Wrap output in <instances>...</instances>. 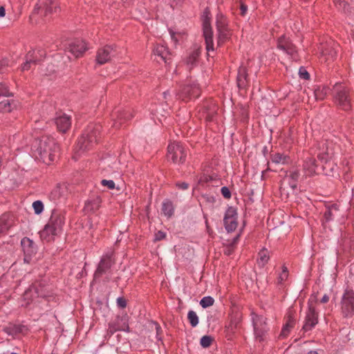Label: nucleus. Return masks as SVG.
Here are the masks:
<instances>
[{
  "label": "nucleus",
  "mask_w": 354,
  "mask_h": 354,
  "mask_svg": "<svg viewBox=\"0 0 354 354\" xmlns=\"http://www.w3.org/2000/svg\"><path fill=\"white\" fill-rule=\"evenodd\" d=\"M35 156L46 164L53 162L59 152V147L53 138L44 136L33 146Z\"/></svg>",
  "instance_id": "f257e3e1"
},
{
  "label": "nucleus",
  "mask_w": 354,
  "mask_h": 354,
  "mask_svg": "<svg viewBox=\"0 0 354 354\" xmlns=\"http://www.w3.org/2000/svg\"><path fill=\"white\" fill-rule=\"evenodd\" d=\"M64 221V213L62 211L54 210L48 223L40 232L41 239L47 242L53 241L54 237L62 231Z\"/></svg>",
  "instance_id": "f03ea898"
},
{
  "label": "nucleus",
  "mask_w": 354,
  "mask_h": 354,
  "mask_svg": "<svg viewBox=\"0 0 354 354\" xmlns=\"http://www.w3.org/2000/svg\"><path fill=\"white\" fill-rule=\"evenodd\" d=\"M333 94L337 106L344 111L351 109L349 89L344 84L336 83L333 88Z\"/></svg>",
  "instance_id": "7ed1b4c3"
},
{
  "label": "nucleus",
  "mask_w": 354,
  "mask_h": 354,
  "mask_svg": "<svg viewBox=\"0 0 354 354\" xmlns=\"http://www.w3.org/2000/svg\"><path fill=\"white\" fill-rule=\"evenodd\" d=\"M98 134V127L95 128L93 125L89 126L86 131L78 140L77 148L83 151L90 149L97 142Z\"/></svg>",
  "instance_id": "20e7f679"
},
{
  "label": "nucleus",
  "mask_w": 354,
  "mask_h": 354,
  "mask_svg": "<svg viewBox=\"0 0 354 354\" xmlns=\"http://www.w3.org/2000/svg\"><path fill=\"white\" fill-rule=\"evenodd\" d=\"M187 156L185 147L180 142H172L167 147V159L175 164H182Z\"/></svg>",
  "instance_id": "39448f33"
},
{
  "label": "nucleus",
  "mask_w": 354,
  "mask_h": 354,
  "mask_svg": "<svg viewBox=\"0 0 354 354\" xmlns=\"http://www.w3.org/2000/svg\"><path fill=\"white\" fill-rule=\"evenodd\" d=\"M216 24L218 32V45L220 46L229 37L227 20L222 13H218L216 17Z\"/></svg>",
  "instance_id": "423d86ee"
},
{
  "label": "nucleus",
  "mask_w": 354,
  "mask_h": 354,
  "mask_svg": "<svg viewBox=\"0 0 354 354\" xmlns=\"http://www.w3.org/2000/svg\"><path fill=\"white\" fill-rule=\"evenodd\" d=\"M87 49L86 44L81 39L71 41L65 47L66 52L70 53L75 58L82 57Z\"/></svg>",
  "instance_id": "0eeeda50"
},
{
  "label": "nucleus",
  "mask_w": 354,
  "mask_h": 354,
  "mask_svg": "<svg viewBox=\"0 0 354 354\" xmlns=\"http://www.w3.org/2000/svg\"><path fill=\"white\" fill-rule=\"evenodd\" d=\"M252 320L256 339L259 342L263 341L267 331L266 319L263 316L255 315L253 316Z\"/></svg>",
  "instance_id": "6e6552de"
},
{
  "label": "nucleus",
  "mask_w": 354,
  "mask_h": 354,
  "mask_svg": "<svg viewBox=\"0 0 354 354\" xmlns=\"http://www.w3.org/2000/svg\"><path fill=\"white\" fill-rule=\"evenodd\" d=\"M354 292L346 291L342 301V309L344 316H351L354 313Z\"/></svg>",
  "instance_id": "1a4fd4ad"
},
{
  "label": "nucleus",
  "mask_w": 354,
  "mask_h": 354,
  "mask_svg": "<svg viewBox=\"0 0 354 354\" xmlns=\"http://www.w3.org/2000/svg\"><path fill=\"white\" fill-rule=\"evenodd\" d=\"M117 55V50L112 46H106L98 50L96 56L97 62L104 64Z\"/></svg>",
  "instance_id": "9d476101"
},
{
  "label": "nucleus",
  "mask_w": 354,
  "mask_h": 354,
  "mask_svg": "<svg viewBox=\"0 0 354 354\" xmlns=\"http://www.w3.org/2000/svg\"><path fill=\"white\" fill-rule=\"evenodd\" d=\"M45 56L43 50L30 51L26 55V62L21 66V71H28L31 68L32 64L39 62Z\"/></svg>",
  "instance_id": "9b49d317"
},
{
  "label": "nucleus",
  "mask_w": 354,
  "mask_h": 354,
  "mask_svg": "<svg viewBox=\"0 0 354 354\" xmlns=\"http://www.w3.org/2000/svg\"><path fill=\"white\" fill-rule=\"evenodd\" d=\"M113 252H109L104 255L97 266V268L94 274V277L97 278L101 277L104 273H105L113 264L112 260Z\"/></svg>",
  "instance_id": "f8f14e48"
},
{
  "label": "nucleus",
  "mask_w": 354,
  "mask_h": 354,
  "mask_svg": "<svg viewBox=\"0 0 354 354\" xmlns=\"http://www.w3.org/2000/svg\"><path fill=\"white\" fill-rule=\"evenodd\" d=\"M318 323V315L316 313L315 308L312 305H309L308 310L307 312L305 323L303 326V330L306 332L312 330Z\"/></svg>",
  "instance_id": "ddd939ff"
},
{
  "label": "nucleus",
  "mask_w": 354,
  "mask_h": 354,
  "mask_svg": "<svg viewBox=\"0 0 354 354\" xmlns=\"http://www.w3.org/2000/svg\"><path fill=\"white\" fill-rule=\"evenodd\" d=\"M224 225L228 232L236 230L237 227L236 212L232 207H229L225 214Z\"/></svg>",
  "instance_id": "4468645a"
},
{
  "label": "nucleus",
  "mask_w": 354,
  "mask_h": 354,
  "mask_svg": "<svg viewBox=\"0 0 354 354\" xmlns=\"http://www.w3.org/2000/svg\"><path fill=\"white\" fill-rule=\"evenodd\" d=\"M71 118L66 113H59L55 118V124L59 132L66 133L71 127Z\"/></svg>",
  "instance_id": "2eb2a0df"
},
{
  "label": "nucleus",
  "mask_w": 354,
  "mask_h": 354,
  "mask_svg": "<svg viewBox=\"0 0 354 354\" xmlns=\"http://www.w3.org/2000/svg\"><path fill=\"white\" fill-rule=\"evenodd\" d=\"M203 35L205 40L206 44V49L209 53L210 50H214V44H213V32L210 26L209 20L205 19L203 21Z\"/></svg>",
  "instance_id": "dca6fc26"
},
{
  "label": "nucleus",
  "mask_w": 354,
  "mask_h": 354,
  "mask_svg": "<svg viewBox=\"0 0 354 354\" xmlns=\"http://www.w3.org/2000/svg\"><path fill=\"white\" fill-rule=\"evenodd\" d=\"M277 46L279 49L286 52L287 54L294 56L297 53L295 46L292 44L288 38L285 36H281L278 39Z\"/></svg>",
  "instance_id": "f3484780"
},
{
  "label": "nucleus",
  "mask_w": 354,
  "mask_h": 354,
  "mask_svg": "<svg viewBox=\"0 0 354 354\" xmlns=\"http://www.w3.org/2000/svg\"><path fill=\"white\" fill-rule=\"evenodd\" d=\"M109 330L111 334L117 330L127 331L129 325L127 318L125 317H117L113 323L109 324Z\"/></svg>",
  "instance_id": "a211bd4d"
},
{
  "label": "nucleus",
  "mask_w": 354,
  "mask_h": 354,
  "mask_svg": "<svg viewBox=\"0 0 354 354\" xmlns=\"http://www.w3.org/2000/svg\"><path fill=\"white\" fill-rule=\"evenodd\" d=\"M21 244L25 255L24 261L29 263L30 256L35 252V243L30 239L24 238Z\"/></svg>",
  "instance_id": "6ab92c4d"
},
{
  "label": "nucleus",
  "mask_w": 354,
  "mask_h": 354,
  "mask_svg": "<svg viewBox=\"0 0 354 354\" xmlns=\"http://www.w3.org/2000/svg\"><path fill=\"white\" fill-rule=\"evenodd\" d=\"M35 292L38 297H47L48 290L44 287L42 282H35L30 288L25 292V297L27 298L28 295Z\"/></svg>",
  "instance_id": "aec40b11"
},
{
  "label": "nucleus",
  "mask_w": 354,
  "mask_h": 354,
  "mask_svg": "<svg viewBox=\"0 0 354 354\" xmlns=\"http://www.w3.org/2000/svg\"><path fill=\"white\" fill-rule=\"evenodd\" d=\"M15 223L14 217L9 214H4L0 217V236L5 234Z\"/></svg>",
  "instance_id": "412c9836"
},
{
  "label": "nucleus",
  "mask_w": 354,
  "mask_h": 354,
  "mask_svg": "<svg viewBox=\"0 0 354 354\" xmlns=\"http://www.w3.org/2000/svg\"><path fill=\"white\" fill-rule=\"evenodd\" d=\"M153 55L158 56L165 63H167L170 59V53L167 48L162 44H157L153 49Z\"/></svg>",
  "instance_id": "4be33fe9"
},
{
  "label": "nucleus",
  "mask_w": 354,
  "mask_h": 354,
  "mask_svg": "<svg viewBox=\"0 0 354 354\" xmlns=\"http://www.w3.org/2000/svg\"><path fill=\"white\" fill-rule=\"evenodd\" d=\"M131 117L132 115L129 113H127V111H126L115 112L113 114V118L114 120L113 125L115 128H119L122 124L123 121H124L127 119H129Z\"/></svg>",
  "instance_id": "5701e85b"
},
{
  "label": "nucleus",
  "mask_w": 354,
  "mask_h": 354,
  "mask_svg": "<svg viewBox=\"0 0 354 354\" xmlns=\"http://www.w3.org/2000/svg\"><path fill=\"white\" fill-rule=\"evenodd\" d=\"M201 90L197 84H193L192 86H187L185 87L182 91V95L180 97H189V98L198 97L200 95Z\"/></svg>",
  "instance_id": "b1692460"
},
{
  "label": "nucleus",
  "mask_w": 354,
  "mask_h": 354,
  "mask_svg": "<svg viewBox=\"0 0 354 354\" xmlns=\"http://www.w3.org/2000/svg\"><path fill=\"white\" fill-rule=\"evenodd\" d=\"M315 160L313 158H307L304 163V170L306 176H311L316 172Z\"/></svg>",
  "instance_id": "393cba45"
},
{
  "label": "nucleus",
  "mask_w": 354,
  "mask_h": 354,
  "mask_svg": "<svg viewBox=\"0 0 354 354\" xmlns=\"http://www.w3.org/2000/svg\"><path fill=\"white\" fill-rule=\"evenodd\" d=\"M17 106V103L11 99H3L0 102V111L8 113Z\"/></svg>",
  "instance_id": "a878e982"
},
{
  "label": "nucleus",
  "mask_w": 354,
  "mask_h": 354,
  "mask_svg": "<svg viewBox=\"0 0 354 354\" xmlns=\"http://www.w3.org/2000/svg\"><path fill=\"white\" fill-rule=\"evenodd\" d=\"M295 324L294 317L292 315L289 313L287 321L284 326L283 327L281 332L280 333V337L282 338L286 337L290 333L291 329L294 327Z\"/></svg>",
  "instance_id": "bb28decb"
},
{
  "label": "nucleus",
  "mask_w": 354,
  "mask_h": 354,
  "mask_svg": "<svg viewBox=\"0 0 354 354\" xmlns=\"http://www.w3.org/2000/svg\"><path fill=\"white\" fill-rule=\"evenodd\" d=\"M322 149H320V152L317 155L319 159L321 160L327 161L328 158H330L333 154L332 149L329 148L327 142H322Z\"/></svg>",
  "instance_id": "cd10ccee"
},
{
  "label": "nucleus",
  "mask_w": 354,
  "mask_h": 354,
  "mask_svg": "<svg viewBox=\"0 0 354 354\" xmlns=\"http://www.w3.org/2000/svg\"><path fill=\"white\" fill-rule=\"evenodd\" d=\"M40 6L44 10L46 15L53 13V12H56L58 9L56 3L53 0L42 1Z\"/></svg>",
  "instance_id": "c85d7f7f"
},
{
  "label": "nucleus",
  "mask_w": 354,
  "mask_h": 354,
  "mask_svg": "<svg viewBox=\"0 0 354 354\" xmlns=\"http://www.w3.org/2000/svg\"><path fill=\"white\" fill-rule=\"evenodd\" d=\"M270 259L269 252L266 249H262L258 254L257 264L259 267H264Z\"/></svg>",
  "instance_id": "c756f323"
},
{
  "label": "nucleus",
  "mask_w": 354,
  "mask_h": 354,
  "mask_svg": "<svg viewBox=\"0 0 354 354\" xmlns=\"http://www.w3.org/2000/svg\"><path fill=\"white\" fill-rule=\"evenodd\" d=\"M248 82L245 68L241 67L238 72L237 84L239 87H245Z\"/></svg>",
  "instance_id": "7c9ffc66"
},
{
  "label": "nucleus",
  "mask_w": 354,
  "mask_h": 354,
  "mask_svg": "<svg viewBox=\"0 0 354 354\" xmlns=\"http://www.w3.org/2000/svg\"><path fill=\"white\" fill-rule=\"evenodd\" d=\"M208 106V104H204V111L202 117H203L206 120L211 121L213 120L214 116L216 113V107L214 105H212V108H209Z\"/></svg>",
  "instance_id": "2f4dec72"
},
{
  "label": "nucleus",
  "mask_w": 354,
  "mask_h": 354,
  "mask_svg": "<svg viewBox=\"0 0 354 354\" xmlns=\"http://www.w3.org/2000/svg\"><path fill=\"white\" fill-rule=\"evenodd\" d=\"M199 54V51L196 50L192 51L187 58L186 64L189 70L196 64Z\"/></svg>",
  "instance_id": "473e14b6"
},
{
  "label": "nucleus",
  "mask_w": 354,
  "mask_h": 354,
  "mask_svg": "<svg viewBox=\"0 0 354 354\" xmlns=\"http://www.w3.org/2000/svg\"><path fill=\"white\" fill-rule=\"evenodd\" d=\"M289 161V157L281 153H275L272 156V162L275 164L285 165Z\"/></svg>",
  "instance_id": "72a5a7b5"
},
{
  "label": "nucleus",
  "mask_w": 354,
  "mask_h": 354,
  "mask_svg": "<svg viewBox=\"0 0 354 354\" xmlns=\"http://www.w3.org/2000/svg\"><path fill=\"white\" fill-rule=\"evenodd\" d=\"M329 88L327 86L318 87L314 91L315 97L317 100H322L326 96Z\"/></svg>",
  "instance_id": "f704fd0d"
},
{
  "label": "nucleus",
  "mask_w": 354,
  "mask_h": 354,
  "mask_svg": "<svg viewBox=\"0 0 354 354\" xmlns=\"http://www.w3.org/2000/svg\"><path fill=\"white\" fill-rule=\"evenodd\" d=\"M162 213L167 217H170L174 214V206L170 201H165L162 203Z\"/></svg>",
  "instance_id": "c9c22d12"
},
{
  "label": "nucleus",
  "mask_w": 354,
  "mask_h": 354,
  "mask_svg": "<svg viewBox=\"0 0 354 354\" xmlns=\"http://www.w3.org/2000/svg\"><path fill=\"white\" fill-rule=\"evenodd\" d=\"M100 206L99 198H95L93 201H88L86 203L85 207L88 211L96 210Z\"/></svg>",
  "instance_id": "e433bc0d"
},
{
  "label": "nucleus",
  "mask_w": 354,
  "mask_h": 354,
  "mask_svg": "<svg viewBox=\"0 0 354 354\" xmlns=\"http://www.w3.org/2000/svg\"><path fill=\"white\" fill-rule=\"evenodd\" d=\"M187 318L192 326L196 327L198 325V317L194 311L189 310L187 314Z\"/></svg>",
  "instance_id": "4c0bfd02"
},
{
  "label": "nucleus",
  "mask_w": 354,
  "mask_h": 354,
  "mask_svg": "<svg viewBox=\"0 0 354 354\" xmlns=\"http://www.w3.org/2000/svg\"><path fill=\"white\" fill-rule=\"evenodd\" d=\"M214 341V338L209 335H204L201 337L200 344L203 348H208Z\"/></svg>",
  "instance_id": "58836bf2"
},
{
  "label": "nucleus",
  "mask_w": 354,
  "mask_h": 354,
  "mask_svg": "<svg viewBox=\"0 0 354 354\" xmlns=\"http://www.w3.org/2000/svg\"><path fill=\"white\" fill-rule=\"evenodd\" d=\"M288 277V271L286 266H283L282 271L279 274L277 278V283L279 284H282L283 281H285Z\"/></svg>",
  "instance_id": "ea45409f"
},
{
  "label": "nucleus",
  "mask_w": 354,
  "mask_h": 354,
  "mask_svg": "<svg viewBox=\"0 0 354 354\" xmlns=\"http://www.w3.org/2000/svg\"><path fill=\"white\" fill-rule=\"evenodd\" d=\"M213 304H214V299L211 297H205L200 301V304L203 308L209 307V306H212Z\"/></svg>",
  "instance_id": "a19ab883"
},
{
  "label": "nucleus",
  "mask_w": 354,
  "mask_h": 354,
  "mask_svg": "<svg viewBox=\"0 0 354 354\" xmlns=\"http://www.w3.org/2000/svg\"><path fill=\"white\" fill-rule=\"evenodd\" d=\"M32 207L35 211V213L37 214H39L44 210V205L41 201H36L32 203Z\"/></svg>",
  "instance_id": "79ce46f5"
},
{
  "label": "nucleus",
  "mask_w": 354,
  "mask_h": 354,
  "mask_svg": "<svg viewBox=\"0 0 354 354\" xmlns=\"http://www.w3.org/2000/svg\"><path fill=\"white\" fill-rule=\"evenodd\" d=\"M10 94L8 87L3 83H0V96H8Z\"/></svg>",
  "instance_id": "37998d69"
},
{
  "label": "nucleus",
  "mask_w": 354,
  "mask_h": 354,
  "mask_svg": "<svg viewBox=\"0 0 354 354\" xmlns=\"http://www.w3.org/2000/svg\"><path fill=\"white\" fill-rule=\"evenodd\" d=\"M334 211H337V209L335 208L332 209V208H330L328 209H326L324 212V218L326 219V221H328L330 220H331L333 218V212Z\"/></svg>",
  "instance_id": "c03bdc74"
},
{
  "label": "nucleus",
  "mask_w": 354,
  "mask_h": 354,
  "mask_svg": "<svg viewBox=\"0 0 354 354\" xmlns=\"http://www.w3.org/2000/svg\"><path fill=\"white\" fill-rule=\"evenodd\" d=\"M101 184L111 189L115 187V183L111 180H102Z\"/></svg>",
  "instance_id": "a18cd8bd"
},
{
  "label": "nucleus",
  "mask_w": 354,
  "mask_h": 354,
  "mask_svg": "<svg viewBox=\"0 0 354 354\" xmlns=\"http://www.w3.org/2000/svg\"><path fill=\"white\" fill-rule=\"evenodd\" d=\"M170 35H171V39L174 41V43H176L178 39L182 37V33L181 32H174V31H170Z\"/></svg>",
  "instance_id": "49530a36"
},
{
  "label": "nucleus",
  "mask_w": 354,
  "mask_h": 354,
  "mask_svg": "<svg viewBox=\"0 0 354 354\" xmlns=\"http://www.w3.org/2000/svg\"><path fill=\"white\" fill-rule=\"evenodd\" d=\"M221 192L224 198H230L231 197V193L227 187H223Z\"/></svg>",
  "instance_id": "de8ad7c7"
},
{
  "label": "nucleus",
  "mask_w": 354,
  "mask_h": 354,
  "mask_svg": "<svg viewBox=\"0 0 354 354\" xmlns=\"http://www.w3.org/2000/svg\"><path fill=\"white\" fill-rule=\"evenodd\" d=\"M299 76H300V77H301L302 79H304V80H308L310 77L309 73L304 68H300Z\"/></svg>",
  "instance_id": "09e8293b"
},
{
  "label": "nucleus",
  "mask_w": 354,
  "mask_h": 354,
  "mask_svg": "<svg viewBox=\"0 0 354 354\" xmlns=\"http://www.w3.org/2000/svg\"><path fill=\"white\" fill-rule=\"evenodd\" d=\"M24 328V326H13L12 328H11L12 332L10 333V334L11 335H16L17 333H22Z\"/></svg>",
  "instance_id": "8fccbe9b"
},
{
  "label": "nucleus",
  "mask_w": 354,
  "mask_h": 354,
  "mask_svg": "<svg viewBox=\"0 0 354 354\" xmlns=\"http://www.w3.org/2000/svg\"><path fill=\"white\" fill-rule=\"evenodd\" d=\"M117 304H118V306H120L121 308H125L127 306V301H126L125 299H124L122 297H119L117 299Z\"/></svg>",
  "instance_id": "3c124183"
},
{
  "label": "nucleus",
  "mask_w": 354,
  "mask_h": 354,
  "mask_svg": "<svg viewBox=\"0 0 354 354\" xmlns=\"http://www.w3.org/2000/svg\"><path fill=\"white\" fill-rule=\"evenodd\" d=\"M239 9H240V15H241L242 16H245V15L247 12V10H248L247 6L243 3H241L239 5Z\"/></svg>",
  "instance_id": "603ef678"
},
{
  "label": "nucleus",
  "mask_w": 354,
  "mask_h": 354,
  "mask_svg": "<svg viewBox=\"0 0 354 354\" xmlns=\"http://www.w3.org/2000/svg\"><path fill=\"white\" fill-rule=\"evenodd\" d=\"M176 186L183 190L187 189L189 187V185L187 183H177Z\"/></svg>",
  "instance_id": "864d4df0"
},
{
  "label": "nucleus",
  "mask_w": 354,
  "mask_h": 354,
  "mask_svg": "<svg viewBox=\"0 0 354 354\" xmlns=\"http://www.w3.org/2000/svg\"><path fill=\"white\" fill-rule=\"evenodd\" d=\"M165 236V234L161 231L158 232V233L156 234V241H160L162 239H164Z\"/></svg>",
  "instance_id": "5fc2aeb1"
},
{
  "label": "nucleus",
  "mask_w": 354,
  "mask_h": 354,
  "mask_svg": "<svg viewBox=\"0 0 354 354\" xmlns=\"http://www.w3.org/2000/svg\"><path fill=\"white\" fill-rule=\"evenodd\" d=\"M299 174L297 171H295L291 172L290 174V178L295 182L299 178Z\"/></svg>",
  "instance_id": "6e6d98bb"
},
{
  "label": "nucleus",
  "mask_w": 354,
  "mask_h": 354,
  "mask_svg": "<svg viewBox=\"0 0 354 354\" xmlns=\"http://www.w3.org/2000/svg\"><path fill=\"white\" fill-rule=\"evenodd\" d=\"M234 323L232 322L231 324L227 326V330H230L231 333H234V328L236 327L237 322L234 323V327L232 326Z\"/></svg>",
  "instance_id": "4d7b16f0"
},
{
  "label": "nucleus",
  "mask_w": 354,
  "mask_h": 354,
  "mask_svg": "<svg viewBox=\"0 0 354 354\" xmlns=\"http://www.w3.org/2000/svg\"><path fill=\"white\" fill-rule=\"evenodd\" d=\"M6 15V10L4 6H0V17H3Z\"/></svg>",
  "instance_id": "13d9d810"
},
{
  "label": "nucleus",
  "mask_w": 354,
  "mask_h": 354,
  "mask_svg": "<svg viewBox=\"0 0 354 354\" xmlns=\"http://www.w3.org/2000/svg\"><path fill=\"white\" fill-rule=\"evenodd\" d=\"M328 300H329V297H328V296H327L326 295H324L322 297V299H321V302H322V303H326V302H328Z\"/></svg>",
  "instance_id": "bf43d9fd"
},
{
  "label": "nucleus",
  "mask_w": 354,
  "mask_h": 354,
  "mask_svg": "<svg viewBox=\"0 0 354 354\" xmlns=\"http://www.w3.org/2000/svg\"><path fill=\"white\" fill-rule=\"evenodd\" d=\"M339 5L340 8H342L344 10H345L346 3L344 1H340Z\"/></svg>",
  "instance_id": "052dcab7"
},
{
  "label": "nucleus",
  "mask_w": 354,
  "mask_h": 354,
  "mask_svg": "<svg viewBox=\"0 0 354 354\" xmlns=\"http://www.w3.org/2000/svg\"><path fill=\"white\" fill-rule=\"evenodd\" d=\"M156 329L157 336H159L160 333L161 331L160 326L159 325H156Z\"/></svg>",
  "instance_id": "680f3d73"
},
{
  "label": "nucleus",
  "mask_w": 354,
  "mask_h": 354,
  "mask_svg": "<svg viewBox=\"0 0 354 354\" xmlns=\"http://www.w3.org/2000/svg\"><path fill=\"white\" fill-rule=\"evenodd\" d=\"M308 354H318L317 351H310Z\"/></svg>",
  "instance_id": "e2e57ef3"
},
{
  "label": "nucleus",
  "mask_w": 354,
  "mask_h": 354,
  "mask_svg": "<svg viewBox=\"0 0 354 354\" xmlns=\"http://www.w3.org/2000/svg\"><path fill=\"white\" fill-rule=\"evenodd\" d=\"M238 239H239V238H238V236H237L236 238H235V239H234V242H233L232 245H234V244H235V243H236V242L237 241ZM232 246H233V245H232Z\"/></svg>",
  "instance_id": "0e129e2a"
},
{
  "label": "nucleus",
  "mask_w": 354,
  "mask_h": 354,
  "mask_svg": "<svg viewBox=\"0 0 354 354\" xmlns=\"http://www.w3.org/2000/svg\"><path fill=\"white\" fill-rule=\"evenodd\" d=\"M232 248H230V249H229V250H228V252H227V254H230V252H232Z\"/></svg>",
  "instance_id": "69168bd1"
},
{
  "label": "nucleus",
  "mask_w": 354,
  "mask_h": 354,
  "mask_svg": "<svg viewBox=\"0 0 354 354\" xmlns=\"http://www.w3.org/2000/svg\"><path fill=\"white\" fill-rule=\"evenodd\" d=\"M291 186H292V188H295L296 187V185L295 184H292Z\"/></svg>",
  "instance_id": "338daca9"
}]
</instances>
